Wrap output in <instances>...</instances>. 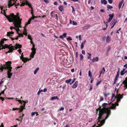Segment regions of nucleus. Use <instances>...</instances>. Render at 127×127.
<instances>
[{
	"instance_id": "26",
	"label": "nucleus",
	"mask_w": 127,
	"mask_h": 127,
	"mask_svg": "<svg viewBox=\"0 0 127 127\" xmlns=\"http://www.w3.org/2000/svg\"><path fill=\"white\" fill-rule=\"evenodd\" d=\"M25 27H24V30L23 32V34L26 36L27 35V32L26 30V29L25 28Z\"/></svg>"
},
{
	"instance_id": "5",
	"label": "nucleus",
	"mask_w": 127,
	"mask_h": 127,
	"mask_svg": "<svg viewBox=\"0 0 127 127\" xmlns=\"http://www.w3.org/2000/svg\"><path fill=\"white\" fill-rule=\"evenodd\" d=\"M21 21V23L20 24V27H19L18 28H16V26L15 25H14L15 26V27H10V29L12 30V29H14L16 30V32H17V33H18V35H19V37H20V36H21L22 37H23V34H22L19 33H18V31L20 30V29H19V28L21 27V21Z\"/></svg>"
},
{
	"instance_id": "52",
	"label": "nucleus",
	"mask_w": 127,
	"mask_h": 127,
	"mask_svg": "<svg viewBox=\"0 0 127 127\" xmlns=\"http://www.w3.org/2000/svg\"><path fill=\"white\" fill-rule=\"evenodd\" d=\"M3 82V81L1 80L0 81V86H1V84Z\"/></svg>"
},
{
	"instance_id": "37",
	"label": "nucleus",
	"mask_w": 127,
	"mask_h": 127,
	"mask_svg": "<svg viewBox=\"0 0 127 127\" xmlns=\"http://www.w3.org/2000/svg\"><path fill=\"white\" fill-rule=\"evenodd\" d=\"M28 39H29L30 40H32V39L31 38V36L29 35H28Z\"/></svg>"
},
{
	"instance_id": "59",
	"label": "nucleus",
	"mask_w": 127,
	"mask_h": 127,
	"mask_svg": "<svg viewBox=\"0 0 127 127\" xmlns=\"http://www.w3.org/2000/svg\"><path fill=\"white\" fill-rule=\"evenodd\" d=\"M71 71L72 72H73L74 71V69L73 68L71 70Z\"/></svg>"
},
{
	"instance_id": "9",
	"label": "nucleus",
	"mask_w": 127,
	"mask_h": 127,
	"mask_svg": "<svg viewBox=\"0 0 127 127\" xmlns=\"http://www.w3.org/2000/svg\"><path fill=\"white\" fill-rule=\"evenodd\" d=\"M23 53H22V54H21V56H20V59H21L22 61L25 63L27 62L28 61L31 60V59L29 60L27 58H24L23 57Z\"/></svg>"
},
{
	"instance_id": "36",
	"label": "nucleus",
	"mask_w": 127,
	"mask_h": 127,
	"mask_svg": "<svg viewBox=\"0 0 127 127\" xmlns=\"http://www.w3.org/2000/svg\"><path fill=\"white\" fill-rule=\"evenodd\" d=\"M66 39L67 40H72V39L70 37H69L68 38H66Z\"/></svg>"
},
{
	"instance_id": "47",
	"label": "nucleus",
	"mask_w": 127,
	"mask_h": 127,
	"mask_svg": "<svg viewBox=\"0 0 127 127\" xmlns=\"http://www.w3.org/2000/svg\"><path fill=\"white\" fill-rule=\"evenodd\" d=\"M64 109V108L63 107H61L59 110L60 111L63 110Z\"/></svg>"
},
{
	"instance_id": "39",
	"label": "nucleus",
	"mask_w": 127,
	"mask_h": 127,
	"mask_svg": "<svg viewBox=\"0 0 127 127\" xmlns=\"http://www.w3.org/2000/svg\"><path fill=\"white\" fill-rule=\"evenodd\" d=\"M77 23L74 21H73L72 22V24L73 25H75L77 24Z\"/></svg>"
},
{
	"instance_id": "29",
	"label": "nucleus",
	"mask_w": 127,
	"mask_h": 127,
	"mask_svg": "<svg viewBox=\"0 0 127 127\" xmlns=\"http://www.w3.org/2000/svg\"><path fill=\"white\" fill-rule=\"evenodd\" d=\"M107 8L108 9H111L113 8L112 6H111L109 5H107Z\"/></svg>"
},
{
	"instance_id": "28",
	"label": "nucleus",
	"mask_w": 127,
	"mask_h": 127,
	"mask_svg": "<svg viewBox=\"0 0 127 127\" xmlns=\"http://www.w3.org/2000/svg\"><path fill=\"white\" fill-rule=\"evenodd\" d=\"M71 79H70L68 80H67L65 81V82L67 83H70V82L71 81Z\"/></svg>"
},
{
	"instance_id": "4",
	"label": "nucleus",
	"mask_w": 127,
	"mask_h": 127,
	"mask_svg": "<svg viewBox=\"0 0 127 127\" xmlns=\"http://www.w3.org/2000/svg\"><path fill=\"white\" fill-rule=\"evenodd\" d=\"M11 62L10 61L6 62L5 66L0 68L1 71H3L4 69H7V74L8 75V78H11V76L12 74V73L11 72L12 68V67L11 66Z\"/></svg>"
},
{
	"instance_id": "7",
	"label": "nucleus",
	"mask_w": 127,
	"mask_h": 127,
	"mask_svg": "<svg viewBox=\"0 0 127 127\" xmlns=\"http://www.w3.org/2000/svg\"><path fill=\"white\" fill-rule=\"evenodd\" d=\"M16 0H9L8 3V6L9 7L14 5Z\"/></svg>"
},
{
	"instance_id": "35",
	"label": "nucleus",
	"mask_w": 127,
	"mask_h": 127,
	"mask_svg": "<svg viewBox=\"0 0 127 127\" xmlns=\"http://www.w3.org/2000/svg\"><path fill=\"white\" fill-rule=\"evenodd\" d=\"M36 113H37V112H35L32 113L31 114V115L32 117L34 115L36 114Z\"/></svg>"
},
{
	"instance_id": "27",
	"label": "nucleus",
	"mask_w": 127,
	"mask_h": 127,
	"mask_svg": "<svg viewBox=\"0 0 127 127\" xmlns=\"http://www.w3.org/2000/svg\"><path fill=\"white\" fill-rule=\"evenodd\" d=\"M31 19H30L28 22L26 24V26H25V27H26V26L28 24H30V23L31 21Z\"/></svg>"
},
{
	"instance_id": "55",
	"label": "nucleus",
	"mask_w": 127,
	"mask_h": 127,
	"mask_svg": "<svg viewBox=\"0 0 127 127\" xmlns=\"http://www.w3.org/2000/svg\"><path fill=\"white\" fill-rule=\"evenodd\" d=\"M19 109L20 110H19V112H22L23 111V109H20V108H19V109Z\"/></svg>"
},
{
	"instance_id": "38",
	"label": "nucleus",
	"mask_w": 127,
	"mask_h": 127,
	"mask_svg": "<svg viewBox=\"0 0 127 127\" xmlns=\"http://www.w3.org/2000/svg\"><path fill=\"white\" fill-rule=\"evenodd\" d=\"M76 79L75 78H74L72 81V82L70 83V84L71 85L72 83H73L75 82Z\"/></svg>"
},
{
	"instance_id": "13",
	"label": "nucleus",
	"mask_w": 127,
	"mask_h": 127,
	"mask_svg": "<svg viewBox=\"0 0 127 127\" xmlns=\"http://www.w3.org/2000/svg\"><path fill=\"white\" fill-rule=\"evenodd\" d=\"M67 34L66 33H64L62 35H60L59 37L62 39H63L64 38L66 37Z\"/></svg>"
},
{
	"instance_id": "32",
	"label": "nucleus",
	"mask_w": 127,
	"mask_h": 127,
	"mask_svg": "<svg viewBox=\"0 0 127 127\" xmlns=\"http://www.w3.org/2000/svg\"><path fill=\"white\" fill-rule=\"evenodd\" d=\"M87 54L89 55V56L87 57V59H90L91 58V54L88 53H87Z\"/></svg>"
},
{
	"instance_id": "15",
	"label": "nucleus",
	"mask_w": 127,
	"mask_h": 127,
	"mask_svg": "<svg viewBox=\"0 0 127 127\" xmlns=\"http://www.w3.org/2000/svg\"><path fill=\"white\" fill-rule=\"evenodd\" d=\"M58 9L61 12H62L64 10V8L63 6L61 5L59 7Z\"/></svg>"
},
{
	"instance_id": "2",
	"label": "nucleus",
	"mask_w": 127,
	"mask_h": 127,
	"mask_svg": "<svg viewBox=\"0 0 127 127\" xmlns=\"http://www.w3.org/2000/svg\"><path fill=\"white\" fill-rule=\"evenodd\" d=\"M0 7L1 10V13L4 14L10 22H12L14 25L16 26L17 28L20 27L21 21L22 19L20 18L18 14L15 15L13 14H12L10 15L7 16L5 14V10H3V7L1 6Z\"/></svg>"
},
{
	"instance_id": "43",
	"label": "nucleus",
	"mask_w": 127,
	"mask_h": 127,
	"mask_svg": "<svg viewBox=\"0 0 127 127\" xmlns=\"http://www.w3.org/2000/svg\"><path fill=\"white\" fill-rule=\"evenodd\" d=\"M47 89L44 88V90H43V92L44 93H45L47 92Z\"/></svg>"
},
{
	"instance_id": "44",
	"label": "nucleus",
	"mask_w": 127,
	"mask_h": 127,
	"mask_svg": "<svg viewBox=\"0 0 127 127\" xmlns=\"http://www.w3.org/2000/svg\"><path fill=\"white\" fill-rule=\"evenodd\" d=\"M17 3V4H15V6H16V8H17V6H18L19 5V3Z\"/></svg>"
},
{
	"instance_id": "51",
	"label": "nucleus",
	"mask_w": 127,
	"mask_h": 127,
	"mask_svg": "<svg viewBox=\"0 0 127 127\" xmlns=\"http://www.w3.org/2000/svg\"><path fill=\"white\" fill-rule=\"evenodd\" d=\"M19 109V108H13V109H12V110H13V111H14V110H17L18 109Z\"/></svg>"
},
{
	"instance_id": "61",
	"label": "nucleus",
	"mask_w": 127,
	"mask_h": 127,
	"mask_svg": "<svg viewBox=\"0 0 127 127\" xmlns=\"http://www.w3.org/2000/svg\"><path fill=\"white\" fill-rule=\"evenodd\" d=\"M109 95V93L107 94H104V95L105 96H107L108 95Z\"/></svg>"
},
{
	"instance_id": "49",
	"label": "nucleus",
	"mask_w": 127,
	"mask_h": 127,
	"mask_svg": "<svg viewBox=\"0 0 127 127\" xmlns=\"http://www.w3.org/2000/svg\"><path fill=\"white\" fill-rule=\"evenodd\" d=\"M76 58H77L78 57V53L77 52H76Z\"/></svg>"
},
{
	"instance_id": "22",
	"label": "nucleus",
	"mask_w": 127,
	"mask_h": 127,
	"mask_svg": "<svg viewBox=\"0 0 127 127\" xmlns=\"http://www.w3.org/2000/svg\"><path fill=\"white\" fill-rule=\"evenodd\" d=\"M39 69V68L38 67H37L36 69L34 71V75H35L37 72V71H38Z\"/></svg>"
},
{
	"instance_id": "41",
	"label": "nucleus",
	"mask_w": 127,
	"mask_h": 127,
	"mask_svg": "<svg viewBox=\"0 0 127 127\" xmlns=\"http://www.w3.org/2000/svg\"><path fill=\"white\" fill-rule=\"evenodd\" d=\"M17 100L20 103H22V101L20 100H18V98H16L15 99Z\"/></svg>"
},
{
	"instance_id": "16",
	"label": "nucleus",
	"mask_w": 127,
	"mask_h": 127,
	"mask_svg": "<svg viewBox=\"0 0 127 127\" xmlns=\"http://www.w3.org/2000/svg\"><path fill=\"white\" fill-rule=\"evenodd\" d=\"M14 33V32H7V35L8 36H12Z\"/></svg>"
},
{
	"instance_id": "48",
	"label": "nucleus",
	"mask_w": 127,
	"mask_h": 127,
	"mask_svg": "<svg viewBox=\"0 0 127 127\" xmlns=\"http://www.w3.org/2000/svg\"><path fill=\"white\" fill-rule=\"evenodd\" d=\"M46 3H48L49 2V1L47 0H43Z\"/></svg>"
},
{
	"instance_id": "1",
	"label": "nucleus",
	"mask_w": 127,
	"mask_h": 127,
	"mask_svg": "<svg viewBox=\"0 0 127 127\" xmlns=\"http://www.w3.org/2000/svg\"><path fill=\"white\" fill-rule=\"evenodd\" d=\"M122 97V95L117 94L115 96V94H113L111 101H113L115 98H116V102L115 104H112L110 108H105L107 105V103H104L102 104V106L104 108L100 110L98 119L97 120L95 124L92 127H99L102 125L104 123L105 120L110 114V108L114 109L116 105L118 106L119 105L118 103L120 101Z\"/></svg>"
},
{
	"instance_id": "25",
	"label": "nucleus",
	"mask_w": 127,
	"mask_h": 127,
	"mask_svg": "<svg viewBox=\"0 0 127 127\" xmlns=\"http://www.w3.org/2000/svg\"><path fill=\"white\" fill-rule=\"evenodd\" d=\"M105 71V69L104 67H103L101 71L100 72V73L101 74L102 73H104Z\"/></svg>"
},
{
	"instance_id": "62",
	"label": "nucleus",
	"mask_w": 127,
	"mask_h": 127,
	"mask_svg": "<svg viewBox=\"0 0 127 127\" xmlns=\"http://www.w3.org/2000/svg\"><path fill=\"white\" fill-rule=\"evenodd\" d=\"M81 35H80L79 36V40H81Z\"/></svg>"
},
{
	"instance_id": "63",
	"label": "nucleus",
	"mask_w": 127,
	"mask_h": 127,
	"mask_svg": "<svg viewBox=\"0 0 127 127\" xmlns=\"http://www.w3.org/2000/svg\"><path fill=\"white\" fill-rule=\"evenodd\" d=\"M18 125L17 124L14 125L13 126H11V127H17V126Z\"/></svg>"
},
{
	"instance_id": "17",
	"label": "nucleus",
	"mask_w": 127,
	"mask_h": 127,
	"mask_svg": "<svg viewBox=\"0 0 127 127\" xmlns=\"http://www.w3.org/2000/svg\"><path fill=\"white\" fill-rule=\"evenodd\" d=\"M124 2V0H122L121 1H120L119 4V9H120L121 7L122 4Z\"/></svg>"
},
{
	"instance_id": "3",
	"label": "nucleus",
	"mask_w": 127,
	"mask_h": 127,
	"mask_svg": "<svg viewBox=\"0 0 127 127\" xmlns=\"http://www.w3.org/2000/svg\"><path fill=\"white\" fill-rule=\"evenodd\" d=\"M7 40V39L5 38H4L0 41V45L2 46V49H4L6 48H8L9 50L6 53H12L13 51L15 49H17V48H21L22 47V45L19 44H16L15 46H13L11 44L9 45H7L6 44H4L2 45V44L4 43V41Z\"/></svg>"
},
{
	"instance_id": "46",
	"label": "nucleus",
	"mask_w": 127,
	"mask_h": 127,
	"mask_svg": "<svg viewBox=\"0 0 127 127\" xmlns=\"http://www.w3.org/2000/svg\"><path fill=\"white\" fill-rule=\"evenodd\" d=\"M82 53L83 54L85 55V51L84 50H82Z\"/></svg>"
},
{
	"instance_id": "58",
	"label": "nucleus",
	"mask_w": 127,
	"mask_h": 127,
	"mask_svg": "<svg viewBox=\"0 0 127 127\" xmlns=\"http://www.w3.org/2000/svg\"><path fill=\"white\" fill-rule=\"evenodd\" d=\"M18 52H19V53H20V54H21V49H19V50H18Z\"/></svg>"
},
{
	"instance_id": "14",
	"label": "nucleus",
	"mask_w": 127,
	"mask_h": 127,
	"mask_svg": "<svg viewBox=\"0 0 127 127\" xmlns=\"http://www.w3.org/2000/svg\"><path fill=\"white\" fill-rule=\"evenodd\" d=\"M123 83L125 84V87L127 88V77L126 78L125 80L123 82Z\"/></svg>"
},
{
	"instance_id": "11",
	"label": "nucleus",
	"mask_w": 127,
	"mask_h": 127,
	"mask_svg": "<svg viewBox=\"0 0 127 127\" xmlns=\"http://www.w3.org/2000/svg\"><path fill=\"white\" fill-rule=\"evenodd\" d=\"M90 60H92V62H97L99 60V58L98 57H96L95 58H94L93 59H90Z\"/></svg>"
},
{
	"instance_id": "40",
	"label": "nucleus",
	"mask_w": 127,
	"mask_h": 127,
	"mask_svg": "<svg viewBox=\"0 0 127 127\" xmlns=\"http://www.w3.org/2000/svg\"><path fill=\"white\" fill-rule=\"evenodd\" d=\"M103 100V98L102 96H100V101H102Z\"/></svg>"
},
{
	"instance_id": "64",
	"label": "nucleus",
	"mask_w": 127,
	"mask_h": 127,
	"mask_svg": "<svg viewBox=\"0 0 127 127\" xmlns=\"http://www.w3.org/2000/svg\"><path fill=\"white\" fill-rule=\"evenodd\" d=\"M54 4L55 5H57V2L56 1H55L54 2Z\"/></svg>"
},
{
	"instance_id": "12",
	"label": "nucleus",
	"mask_w": 127,
	"mask_h": 127,
	"mask_svg": "<svg viewBox=\"0 0 127 127\" xmlns=\"http://www.w3.org/2000/svg\"><path fill=\"white\" fill-rule=\"evenodd\" d=\"M78 85V82L77 81H76L73 84L72 86V88H76L77 86Z\"/></svg>"
},
{
	"instance_id": "24",
	"label": "nucleus",
	"mask_w": 127,
	"mask_h": 127,
	"mask_svg": "<svg viewBox=\"0 0 127 127\" xmlns=\"http://www.w3.org/2000/svg\"><path fill=\"white\" fill-rule=\"evenodd\" d=\"M127 72V70L125 71H121L120 72V74L121 75H123L125 74V73Z\"/></svg>"
},
{
	"instance_id": "8",
	"label": "nucleus",
	"mask_w": 127,
	"mask_h": 127,
	"mask_svg": "<svg viewBox=\"0 0 127 127\" xmlns=\"http://www.w3.org/2000/svg\"><path fill=\"white\" fill-rule=\"evenodd\" d=\"M25 4L28 5L31 8L32 10V8L31 5L30 4L29 2L27 0H25L24 1V3H22L20 5V6H24Z\"/></svg>"
},
{
	"instance_id": "33",
	"label": "nucleus",
	"mask_w": 127,
	"mask_h": 127,
	"mask_svg": "<svg viewBox=\"0 0 127 127\" xmlns=\"http://www.w3.org/2000/svg\"><path fill=\"white\" fill-rule=\"evenodd\" d=\"M25 106V104H24L23 105H21L20 106V109H23H23L24 108V107Z\"/></svg>"
},
{
	"instance_id": "42",
	"label": "nucleus",
	"mask_w": 127,
	"mask_h": 127,
	"mask_svg": "<svg viewBox=\"0 0 127 127\" xmlns=\"http://www.w3.org/2000/svg\"><path fill=\"white\" fill-rule=\"evenodd\" d=\"M108 2L109 3L111 4L112 3V0H108Z\"/></svg>"
},
{
	"instance_id": "54",
	"label": "nucleus",
	"mask_w": 127,
	"mask_h": 127,
	"mask_svg": "<svg viewBox=\"0 0 127 127\" xmlns=\"http://www.w3.org/2000/svg\"><path fill=\"white\" fill-rule=\"evenodd\" d=\"M0 99L2 100V101H4V98L2 97H1L0 96Z\"/></svg>"
},
{
	"instance_id": "23",
	"label": "nucleus",
	"mask_w": 127,
	"mask_h": 127,
	"mask_svg": "<svg viewBox=\"0 0 127 127\" xmlns=\"http://www.w3.org/2000/svg\"><path fill=\"white\" fill-rule=\"evenodd\" d=\"M118 76H119V74H118V72L116 76V77H115V78L114 79V83H115V82H116V80L117 79V78L118 77Z\"/></svg>"
},
{
	"instance_id": "53",
	"label": "nucleus",
	"mask_w": 127,
	"mask_h": 127,
	"mask_svg": "<svg viewBox=\"0 0 127 127\" xmlns=\"http://www.w3.org/2000/svg\"><path fill=\"white\" fill-rule=\"evenodd\" d=\"M111 21V20H110V19H108V20L107 22H106V23H108V22H110Z\"/></svg>"
},
{
	"instance_id": "56",
	"label": "nucleus",
	"mask_w": 127,
	"mask_h": 127,
	"mask_svg": "<svg viewBox=\"0 0 127 127\" xmlns=\"http://www.w3.org/2000/svg\"><path fill=\"white\" fill-rule=\"evenodd\" d=\"M86 42V40H84L83 42H82L81 43V44L84 45V44H85Z\"/></svg>"
},
{
	"instance_id": "19",
	"label": "nucleus",
	"mask_w": 127,
	"mask_h": 127,
	"mask_svg": "<svg viewBox=\"0 0 127 127\" xmlns=\"http://www.w3.org/2000/svg\"><path fill=\"white\" fill-rule=\"evenodd\" d=\"M106 42L107 43H109L110 40V37L107 36L106 38Z\"/></svg>"
},
{
	"instance_id": "60",
	"label": "nucleus",
	"mask_w": 127,
	"mask_h": 127,
	"mask_svg": "<svg viewBox=\"0 0 127 127\" xmlns=\"http://www.w3.org/2000/svg\"><path fill=\"white\" fill-rule=\"evenodd\" d=\"M124 67H126V68H127V64L124 65Z\"/></svg>"
},
{
	"instance_id": "18",
	"label": "nucleus",
	"mask_w": 127,
	"mask_h": 127,
	"mask_svg": "<svg viewBox=\"0 0 127 127\" xmlns=\"http://www.w3.org/2000/svg\"><path fill=\"white\" fill-rule=\"evenodd\" d=\"M55 99H57L58 100H59V98L57 96H53L51 98L50 100H53Z\"/></svg>"
},
{
	"instance_id": "6",
	"label": "nucleus",
	"mask_w": 127,
	"mask_h": 127,
	"mask_svg": "<svg viewBox=\"0 0 127 127\" xmlns=\"http://www.w3.org/2000/svg\"><path fill=\"white\" fill-rule=\"evenodd\" d=\"M32 47L31 48L32 52L30 55V57L32 58L34 57V56L36 53V49L35 48V45L33 44H32Z\"/></svg>"
},
{
	"instance_id": "57",
	"label": "nucleus",
	"mask_w": 127,
	"mask_h": 127,
	"mask_svg": "<svg viewBox=\"0 0 127 127\" xmlns=\"http://www.w3.org/2000/svg\"><path fill=\"white\" fill-rule=\"evenodd\" d=\"M13 98H8V97H6V99H12Z\"/></svg>"
},
{
	"instance_id": "34",
	"label": "nucleus",
	"mask_w": 127,
	"mask_h": 127,
	"mask_svg": "<svg viewBox=\"0 0 127 127\" xmlns=\"http://www.w3.org/2000/svg\"><path fill=\"white\" fill-rule=\"evenodd\" d=\"M101 81H102L101 80V79L100 81L97 82L96 83V86H97L98 85H99L100 84V83L101 82Z\"/></svg>"
},
{
	"instance_id": "21",
	"label": "nucleus",
	"mask_w": 127,
	"mask_h": 127,
	"mask_svg": "<svg viewBox=\"0 0 127 127\" xmlns=\"http://www.w3.org/2000/svg\"><path fill=\"white\" fill-rule=\"evenodd\" d=\"M108 16H109V19H110V20H111L114 16L113 14H109L108 15Z\"/></svg>"
},
{
	"instance_id": "50",
	"label": "nucleus",
	"mask_w": 127,
	"mask_h": 127,
	"mask_svg": "<svg viewBox=\"0 0 127 127\" xmlns=\"http://www.w3.org/2000/svg\"><path fill=\"white\" fill-rule=\"evenodd\" d=\"M32 17L30 19H31V20L32 19H34V18L35 17L33 16V15H32Z\"/></svg>"
},
{
	"instance_id": "45",
	"label": "nucleus",
	"mask_w": 127,
	"mask_h": 127,
	"mask_svg": "<svg viewBox=\"0 0 127 127\" xmlns=\"http://www.w3.org/2000/svg\"><path fill=\"white\" fill-rule=\"evenodd\" d=\"M84 46V45L81 44V49H82L83 48Z\"/></svg>"
},
{
	"instance_id": "10",
	"label": "nucleus",
	"mask_w": 127,
	"mask_h": 127,
	"mask_svg": "<svg viewBox=\"0 0 127 127\" xmlns=\"http://www.w3.org/2000/svg\"><path fill=\"white\" fill-rule=\"evenodd\" d=\"M115 19H113L112 22H111L110 25H112V27H111V28H112L116 23V21H115Z\"/></svg>"
},
{
	"instance_id": "30",
	"label": "nucleus",
	"mask_w": 127,
	"mask_h": 127,
	"mask_svg": "<svg viewBox=\"0 0 127 127\" xmlns=\"http://www.w3.org/2000/svg\"><path fill=\"white\" fill-rule=\"evenodd\" d=\"M80 60L81 61L83 59V55L81 54H80Z\"/></svg>"
},
{
	"instance_id": "20",
	"label": "nucleus",
	"mask_w": 127,
	"mask_h": 127,
	"mask_svg": "<svg viewBox=\"0 0 127 127\" xmlns=\"http://www.w3.org/2000/svg\"><path fill=\"white\" fill-rule=\"evenodd\" d=\"M101 3L102 4H103L105 5L107 3V1L106 0H101Z\"/></svg>"
},
{
	"instance_id": "31",
	"label": "nucleus",
	"mask_w": 127,
	"mask_h": 127,
	"mask_svg": "<svg viewBox=\"0 0 127 127\" xmlns=\"http://www.w3.org/2000/svg\"><path fill=\"white\" fill-rule=\"evenodd\" d=\"M88 76L90 77H91L92 76V74L91 71L89 70L88 71Z\"/></svg>"
}]
</instances>
